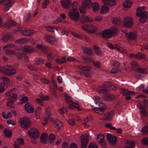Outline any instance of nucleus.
Wrapping results in <instances>:
<instances>
[{
  "mask_svg": "<svg viewBox=\"0 0 148 148\" xmlns=\"http://www.w3.org/2000/svg\"><path fill=\"white\" fill-rule=\"evenodd\" d=\"M92 2L90 0H83L82 5L86 8H89Z\"/></svg>",
  "mask_w": 148,
  "mask_h": 148,
  "instance_id": "nucleus-22",
  "label": "nucleus"
},
{
  "mask_svg": "<svg viewBox=\"0 0 148 148\" xmlns=\"http://www.w3.org/2000/svg\"><path fill=\"white\" fill-rule=\"evenodd\" d=\"M10 70V69H9L7 67H3L1 68V71L4 73L9 75Z\"/></svg>",
  "mask_w": 148,
  "mask_h": 148,
  "instance_id": "nucleus-40",
  "label": "nucleus"
},
{
  "mask_svg": "<svg viewBox=\"0 0 148 148\" xmlns=\"http://www.w3.org/2000/svg\"><path fill=\"white\" fill-rule=\"evenodd\" d=\"M137 36V33L135 31L130 32L127 35V38L130 39L134 40L136 38Z\"/></svg>",
  "mask_w": 148,
  "mask_h": 148,
  "instance_id": "nucleus-20",
  "label": "nucleus"
},
{
  "mask_svg": "<svg viewBox=\"0 0 148 148\" xmlns=\"http://www.w3.org/2000/svg\"><path fill=\"white\" fill-rule=\"evenodd\" d=\"M78 68L80 69L86 71H89L91 70V68L88 66L79 65Z\"/></svg>",
  "mask_w": 148,
  "mask_h": 148,
  "instance_id": "nucleus-36",
  "label": "nucleus"
},
{
  "mask_svg": "<svg viewBox=\"0 0 148 148\" xmlns=\"http://www.w3.org/2000/svg\"><path fill=\"white\" fill-rule=\"evenodd\" d=\"M136 16L139 18L140 22L144 23L147 21L148 12L145 10L144 6L139 7L136 10Z\"/></svg>",
  "mask_w": 148,
  "mask_h": 148,
  "instance_id": "nucleus-1",
  "label": "nucleus"
},
{
  "mask_svg": "<svg viewBox=\"0 0 148 148\" xmlns=\"http://www.w3.org/2000/svg\"><path fill=\"white\" fill-rule=\"evenodd\" d=\"M114 98V96L113 95L108 94L105 97L104 99L106 100H110Z\"/></svg>",
  "mask_w": 148,
  "mask_h": 148,
  "instance_id": "nucleus-44",
  "label": "nucleus"
},
{
  "mask_svg": "<svg viewBox=\"0 0 148 148\" xmlns=\"http://www.w3.org/2000/svg\"><path fill=\"white\" fill-rule=\"evenodd\" d=\"M45 29L48 31L50 32H54L55 30L58 31L57 28L53 26L49 25L46 26L45 27Z\"/></svg>",
  "mask_w": 148,
  "mask_h": 148,
  "instance_id": "nucleus-33",
  "label": "nucleus"
},
{
  "mask_svg": "<svg viewBox=\"0 0 148 148\" xmlns=\"http://www.w3.org/2000/svg\"><path fill=\"white\" fill-rule=\"evenodd\" d=\"M137 70L138 72L143 74H146L148 73V72L146 69L138 68Z\"/></svg>",
  "mask_w": 148,
  "mask_h": 148,
  "instance_id": "nucleus-58",
  "label": "nucleus"
},
{
  "mask_svg": "<svg viewBox=\"0 0 148 148\" xmlns=\"http://www.w3.org/2000/svg\"><path fill=\"white\" fill-rule=\"evenodd\" d=\"M6 53L8 55H16V53L15 50H9L6 51Z\"/></svg>",
  "mask_w": 148,
  "mask_h": 148,
  "instance_id": "nucleus-61",
  "label": "nucleus"
},
{
  "mask_svg": "<svg viewBox=\"0 0 148 148\" xmlns=\"http://www.w3.org/2000/svg\"><path fill=\"white\" fill-rule=\"evenodd\" d=\"M62 60H61L60 59L58 58L55 61L56 63L59 64H62L66 61V57H62Z\"/></svg>",
  "mask_w": 148,
  "mask_h": 148,
  "instance_id": "nucleus-42",
  "label": "nucleus"
},
{
  "mask_svg": "<svg viewBox=\"0 0 148 148\" xmlns=\"http://www.w3.org/2000/svg\"><path fill=\"white\" fill-rule=\"evenodd\" d=\"M105 127L107 128H110L111 129L115 130H116V128L113 126L112 124L110 123H108L106 125Z\"/></svg>",
  "mask_w": 148,
  "mask_h": 148,
  "instance_id": "nucleus-54",
  "label": "nucleus"
},
{
  "mask_svg": "<svg viewBox=\"0 0 148 148\" xmlns=\"http://www.w3.org/2000/svg\"><path fill=\"white\" fill-rule=\"evenodd\" d=\"M31 121L30 119L27 117L21 118L20 119L21 126L25 129H27L30 127Z\"/></svg>",
  "mask_w": 148,
  "mask_h": 148,
  "instance_id": "nucleus-5",
  "label": "nucleus"
},
{
  "mask_svg": "<svg viewBox=\"0 0 148 148\" xmlns=\"http://www.w3.org/2000/svg\"><path fill=\"white\" fill-rule=\"evenodd\" d=\"M95 53L98 56H100L102 55V53L100 50L99 47L96 46L95 45L93 47Z\"/></svg>",
  "mask_w": 148,
  "mask_h": 148,
  "instance_id": "nucleus-27",
  "label": "nucleus"
},
{
  "mask_svg": "<svg viewBox=\"0 0 148 148\" xmlns=\"http://www.w3.org/2000/svg\"><path fill=\"white\" fill-rule=\"evenodd\" d=\"M3 132L5 134V136L8 138H10L11 137L12 133L10 130L5 129L3 130Z\"/></svg>",
  "mask_w": 148,
  "mask_h": 148,
  "instance_id": "nucleus-41",
  "label": "nucleus"
},
{
  "mask_svg": "<svg viewBox=\"0 0 148 148\" xmlns=\"http://www.w3.org/2000/svg\"><path fill=\"white\" fill-rule=\"evenodd\" d=\"M2 115L3 118L6 119L9 118L12 116L11 113L10 112H4L2 114Z\"/></svg>",
  "mask_w": 148,
  "mask_h": 148,
  "instance_id": "nucleus-38",
  "label": "nucleus"
},
{
  "mask_svg": "<svg viewBox=\"0 0 148 148\" xmlns=\"http://www.w3.org/2000/svg\"><path fill=\"white\" fill-rule=\"evenodd\" d=\"M60 3L62 7L65 8H69L72 5L71 0H61Z\"/></svg>",
  "mask_w": 148,
  "mask_h": 148,
  "instance_id": "nucleus-11",
  "label": "nucleus"
},
{
  "mask_svg": "<svg viewBox=\"0 0 148 148\" xmlns=\"http://www.w3.org/2000/svg\"><path fill=\"white\" fill-rule=\"evenodd\" d=\"M97 92L99 93H105L107 92V91L106 89H103L99 88L97 89Z\"/></svg>",
  "mask_w": 148,
  "mask_h": 148,
  "instance_id": "nucleus-60",
  "label": "nucleus"
},
{
  "mask_svg": "<svg viewBox=\"0 0 148 148\" xmlns=\"http://www.w3.org/2000/svg\"><path fill=\"white\" fill-rule=\"evenodd\" d=\"M14 143H16L18 145H22L24 144V142L23 139L20 138L18 139Z\"/></svg>",
  "mask_w": 148,
  "mask_h": 148,
  "instance_id": "nucleus-50",
  "label": "nucleus"
},
{
  "mask_svg": "<svg viewBox=\"0 0 148 148\" xmlns=\"http://www.w3.org/2000/svg\"><path fill=\"white\" fill-rule=\"evenodd\" d=\"M34 31L33 30H26L22 32V34L26 36L32 35L34 33Z\"/></svg>",
  "mask_w": 148,
  "mask_h": 148,
  "instance_id": "nucleus-30",
  "label": "nucleus"
},
{
  "mask_svg": "<svg viewBox=\"0 0 148 148\" xmlns=\"http://www.w3.org/2000/svg\"><path fill=\"white\" fill-rule=\"evenodd\" d=\"M35 102L36 103L39 104L42 106H44L42 100L40 98H36L35 99Z\"/></svg>",
  "mask_w": 148,
  "mask_h": 148,
  "instance_id": "nucleus-56",
  "label": "nucleus"
},
{
  "mask_svg": "<svg viewBox=\"0 0 148 148\" xmlns=\"http://www.w3.org/2000/svg\"><path fill=\"white\" fill-rule=\"evenodd\" d=\"M28 134L30 137L35 139L38 138L40 135L39 131L35 128H32L30 129L28 131Z\"/></svg>",
  "mask_w": 148,
  "mask_h": 148,
  "instance_id": "nucleus-6",
  "label": "nucleus"
},
{
  "mask_svg": "<svg viewBox=\"0 0 148 148\" xmlns=\"http://www.w3.org/2000/svg\"><path fill=\"white\" fill-rule=\"evenodd\" d=\"M114 115V112L111 111L108 113H106L105 115L106 119L108 121H110L112 119V117Z\"/></svg>",
  "mask_w": 148,
  "mask_h": 148,
  "instance_id": "nucleus-28",
  "label": "nucleus"
},
{
  "mask_svg": "<svg viewBox=\"0 0 148 148\" xmlns=\"http://www.w3.org/2000/svg\"><path fill=\"white\" fill-rule=\"evenodd\" d=\"M141 143L144 145H148V137L143 138L141 140Z\"/></svg>",
  "mask_w": 148,
  "mask_h": 148,
  "instance_id": "nucleus-55",
  "label": "nucleus"
},
{
  "mask_svg": "<svg viewBox=\"0 0 148 148\" xmlns=\"http://www.w3.org/2000/svg\"><path fill=\"white\" fill-rule=\"evenodd\" d=\"M23 49L25 51L28 53H32L34 51V48L27 45H25L23 47Z\"/></svg>",
  "mask_w": 148,
  "mask_h": 148,
  "instance_id": "nucleus-29",
  "label": "nucleus"
},
{
  "mask_svg": "<svg viewBox=\"0 0 148 148\" xmlns=\"http://www.w3.org/2000/svg\"><path fill=\"white\" fill-rule=\"evenodd\" d=\"M137 106L140 110L141 116L144 117L147 116V112L145 109L143 108L142 106L140 103H138Z\"/></svg>",
  "mask_w": 148,
  "mask_h": 148,
  "instance_id": "nucleus-15",
  "label": "nucleus"
},
{
  "mask_svg": "<svg viewBox=\"0 0 148 148\" xmlns=\"http://www.w3.org/2000/svg\"><path fill=\"white\" fill-rule=\"evenodd\" d=\"M121 93L122 94L123 96H125V98L126 100H129L131 99L130 95L134 93V92L129 91L126 89L124 88L121 90Z\"/></svg>",
  "mask_w": 148,
  "mask_h": 148,
  "instance_id": "nucleus-9",
  "label": "nucleus"
},
{
  "mask_svg": "<svg viewBox=\"0 0 148 148\" xmlns=\"http://www.w3.org/2000/svg\"><path fill=\"white\" fill-rule=\"evenodd\" d=\"M109 30L112 37L115 36L117 33V29L115 26L110 27L109 29Z\"/></svg>",
  "mask_w": 148,
  "mask_h": 148,
  "instance_id": "nucleus-21",
  "label": "nucleus"
},
{
  "mask_svg": "<svg viewBox=\"0 0 148 148\" xmlns=\"http://www.w3.org/2000/svg\"><path fill=\"white\" fill-rule=\"evenodd\" d=\"M44 1L45 2L42 3V7L43 8H46L49 3V0H44Z\"/></svg>",
  "mask_w": 148,
  "mask_h": 148,
  "instance_id": "nucleus-59",
  "label": "nucleus"
},
{
  "mask_svg": "<svg viewBox=\"0 0 148 148\" xmlns=\"http://www.w3.org/2000/svg\"><path fill=\"white\" fill-rule=\"evenodd\" d=\"M94 19L96 21L101 22L102 21V18L100 16H98L95 17Z\"/></svg>",
  "mask_w": 148,
  "mask_h": 148,
  "instance_id": "nucleus-64",
  "label": "nucleus"
},
{
  "mask_svg": "<svg viewBox=\"0 0 148 148\" xmlns=\"http://www.w3.org/2000/svg\"><path fill=\"white\" fill-rule=\"evenodd\" d=\"M109 10V7L107 6L103 5L101 7L100 12L102 14H104L108 12Z\"/></svg>",
  "mask_w": 148,
  "mask_h": 148,
  "instance_id": "nucleus-24",
  "label": "nucleus"
},
{
  "mask_svg": "<svg viewBox=\"0 0 148 148\" xmlns=\"http://www.w3.org/2000/svg\"><path fill=\"white\" fill-rule=\"evenodd\" d=\"M45 113L46 116L48 117L51 116V113L50 111L49 110V107L48 108H46L45 110Z\"/></svg>",
  "mask_w": 148,
  "mask_h": 148,
  "instance_id": "nucleus-52",
  "label": "nucleus"
},
{
  "mask_svg": "<svg viewBox=\"0 0 148 148\" xmlns=\"http://www.w3.org/2000/svg\"><path fill=\"white\" fill-rule=\"evenodd\" d=\"M137 59H145L146 58V56L143 53H138L137 54Z\"/></svg>",
  "mask_w": 148,
  "mask_h": 148,
  "instance_id": "nucleus-63",
  "label": "nucleus"
},
{
  "mask_svg": "<svg viewBox=\"0 0 148 148\" xmlns=\"http://www.w3.org/2000/svg\"><path fill=\"white\" fill-rule=\"evenodd\" d=\"M81 148H86L88 139V136L86 134H84L81 136Z\"/></svg>",
  "mask_w": 148,
  "mask_h": 148,
  "instance_id": "nucleus-8",
  "label": "nucleus"
},
{
  "mask_svg": "<svg viewBox=\"0 0 148 148\" xmlns=\"http://www.w3.org/2000/svg\"><path fill=\"white\" fill-rule=\"evenodd\" d=\"M1 79L2 80V82L1 83H3L4 84L5 86L7 87V85L10 83V80L8 78L5 77H3L1 78Z\"/></svg>",
  "mask_w": 148,
  "mask_h": 148,
  "instance_id": "nucleus-34",
  "label": "nucleus"
},
{
  "mask_svg": "<svg viewBox=\"0 0 148 148\" xmlns=\"http://www.w3.org/2000/svg\"><path fill=\"white\" fill-rule=\"evenodd\" d=\"M141 131L143 134H148V127H145L141 130Z\"/></svg>",
  "mask_w": 148,
  "mask_h": 148,
  "instance_id": "nucleus-53",
  "label": "nucleus"
},
{
  "mask_svg": "<svg viewBox=\"0 0 148 148\" xmlns=\"http://www.w3.org/2000/svg\"><path fill=\"white\" fill-rule=\"evenodd\" d=\"M12 90H11L9 92L6 93V95L8 97H10L9 99L15 101L17 99V95L14 93H12Z\"/></svg>",
  "mask_w": 148,
  "mask_h": 148,
  "instance_id": "nucleus-13",
  "label": "nucleus"
},
{
  "mask_svg": "<svg viewBox=\"0 0 148 148\" xmlns=\"http://www.w3.org/2000/svg\"><path fill=\"white\" fill-rule=\"evenodd\" d=\"M28 100V98L27 97H25L22 98L20 100L19 102L18 103V104L23 103Z\"/></svg>",
  "mask_w": 148,
  "mask_h": 148,
  "instance_id": "nucleus-47",
  "label": "nucleus"
},
{
  "mask_svg": "<svg viewBox=\"0 0 148 148\" xmlns=\"http://www.w3.org/2000/svg\"><path fill=\"white\" fill-rule=\"evenodd\" d=\"M14 102V101L9 99V101L7 102L6 105L8 106L13 108L14 107L13 103Z\"/></svg>",
  "mask_w": 148,
  "mask_h": 148,
  "instance_id": "nucleus-51",
  "label": "nucleus"
},
{
  "mask_svg": "<svg viewBox=\"0 0 148 148\" xmlns=\"http://www.w3.org/2000/svg\"><path fill=\"white\" fill-rule=\"evenodd\" d=\"M93 99L96 101L95 103L98 104L99 103V105L101 106L103 105V104L101 102V99L97 96H95L93 97Z\"/></svg>",
  "mask_w": 148,
  "mask_h": 148,
  "instance_id": "nucleus-37",
  "label": "nucleus"
},
{
  "mask_svg": "<svg viewBox=\"0 0 148 148\" xmlns=\"http://www.w3.org/2000/svg\"><path fill=\"white\" fill-rule=\"evenodd\" d=\"M28 40L26 38L19 39L16 41L17 43H24L28 42Z\"/></svg>",
  "mask_w": 148,
  "mask_h": 148,
  "instance_id": "nucleus-43",
  "label": "nucleus"
},
{
  "mask_svg": "<svg viewBox=\"0 0 148 148\" xmlns=\"http://www.w3.org/2000/svg\"><path fill=\"white\" fill-rule=\"evenodd\" d=\"M54 124L56 127L58 129H60L63 126V124L62 122L58 120H55L54 122Z\"/></svg>",
  "mask_w": 148,
  "mask_h": 148,
  "instance_id": "nucleus-35",
  "label": "nucleus"
},
{
  "mask_svg": "<svg viewBox=\"0 0 148 148\" xmlns=\"http://www.w3.org/2000/svg\"><path fill=\"white\" fill-rule=\"evenodd\" d=\"M13 3L11 0H6L5 1V6L4 8V11H8L12 6Z\"/></svg>",
  "mask_w": 148,
  "mask_h": 148,
  "instance_id": "nucleus-17",
  "label": "nucleus"
},
{
  "mask_svg": "<svg viewBox=\"0 0 148 148\" xmlns=\"http://www.w3.org/2000/svg\"><path fill=\"white\" fill-rule=\"evenodd\" d=\"M107 138L110 144L112 145H114L117 140L116 137L112 134H109L107 135Z\"/></svg>",
  "mask_w": 148,
  "mask_h": 148,
  "instance_id": "nucleus-10",
  "label": "nucleus"
},
{
  "mask_svg": "<svg viewBox=\"0 0 148 148\" xmlns=\"http://www.w3.org/2000/svg\"><path fill=\"white\" fill-rule=\"evenodd\" d=\"M64 95L66 102L69 104L68 106L69 108L71 109L76 108L78 109L79 110H80L79 106L77 103L73 102L72 98L69 95L65 93H64Z\"/></svg>",
  "mask_w": 148,
  "mask_h": 148,
  "instance_id": "nucleus-2",
  "label": "nucleus"
},
{
  "mask_svg": "<svg viewBox=\"0 0 148 148\" xmlns=\"http://www.w3.org/2000/svg\"><path fill=\"white\" fill-rule=\"evenodd\" d=\"M98 34L99 35H102L103 37L110 38L112 37L109 29H106L104 30L102 33H99Z\"/></svg>",
  "mask_w": 148,
  "mask_h": 148,
  "instance_id": "nucleus-16",
  "label": "nucleus"
},
{
  "mask_svg": "<svg viewBox=\"0 0 148 148\" xmlns=\"http://www.w3.org/2000/svg\"><path fill=\"white\" fill-rule=\"evenodd\" d=\"M128 144L129 147H126L133 148L134 147L135 143L134 141H132L129 142Z\"/></svg>",
  "mask_w": 148,
  "mask_h": 148,
  "instance_id": "nucleus-62",
  "label": "nucleus"
},
{
  "mask_svg": "<svg viewBox=\"0 0 148 148\" xmlns=\"http://www.w3.org/2000/svg\"><path fill=\"white\" fill-rule=\"evenodd\" d=\"M104 138V135L101 134H98L97 137L98 143L102 146L103 144H105Z\"/></svg>",
  "mask_w": 148,
  "mask_h": 148,
  "instance_id": "nucleus-14",
  "label": "nucleus"
},
{
  "mask_svg": "<svg viewBox=\"0 0 148 148\" xmlns=\"http://www.w3.org/2000/svg\"><path fill=\"white\" fill-rule=\"evenodd\" d=\"M93 21V19L91 18H90L88 16L83 15L81 18V22L82 23H84L88 21L92 22Z\"/></svg>",
  "mask_w": 148,
  "mask_h": 148,
  "instance_id": "nucleus-19",
  "label": "nucleus"
},
{
  "mask_svg": "<svg viewBox=\"0 0 148 148\" xmlns=\"http://www.w3.org/2000/svg\"><path fill=\"white\" fill-rule=\"evenodd\" d=\"M6 88L3 83H0V93H4Z\"/></svg>",
  "mask_w": 148,
  "mask_h": 148,
  "instance_id": "nucleus-48",
  "label": "nucleus"
},
{
  "mask_svg": "<svg viewBox=\"0 0 148 148\" xmlns=\"http://www.w3.org/2000/svg\"><path fill=\"white\" fill-rule=\"evenodd\" d=\"M82 29L88 33L94 34L98 32L97 27L93 25H86L82 26Z\"/></svg>",
  "mask_w": 148,
  "mask_h": 148,
  "instance_id": "nucleus-4",
  "label": "nucleus"
},
{
  "mask_svg": "<svg viewBox=\"0 0 148 148\" xmlns=\"http://www.w3.org/2000/svg\"><path fill=\"white\" fill-rule=\"evenodd\" d=\"M93 110L95 112L100 114H102L103 113V110L102 108L100 107L94 108Z\"/></svg>",
  "mask_w": 148,
  "mask_h": 148,
  "instance_id": "nucleus-39",
  "label": "nucleus"
},
{
  "mask_svg": "<svg viewBox=\"0 0 148 148\" xmlns=\"http://www.w3.org/2000/svg\"><path fill=\"white\" fill-rule=\"evenodd\" d=\"M102 1L104 4L110 6H114L116 3V0H102Z\"/></svg>",
  "mask_w": 148,
  "mask_h": 148,
  "instance_id": "nucleus-18",
  "label": "nucleus"
},
{
  "mask_svg": "<svg viewBox=\"0 0 148 148\" xmlns=\"http://www.w3.org/2000/svg\"><path fill=\"white\" fill-rule=\"evenodd\" d=\"M55 139V136L52 134H50L49 136V143H52L54 141Z\"/></svg>",
  "mask_w": 148,
  "mask_h": 148,
  "instance_id": "nucleus-45",
  "label": "nucleus"
},
{
  "mask_svg": "<svg viewBox=\"0 0 148 148\" xmlns=\"http://www.w3.org/2000/svg\"><path fill=\"white\" fill-rule=\"evenodd\" d=\"M114 49H116L117 50L121 53H123L125 54H127V51L118 45L116 44L114 45Z\"/></svg>",
  "mask_w": 148,
  "mask_h": 148,
  "instance_id": "nucleus-26",
  "label": "nucleus"
},
{
  "mask_svg": "<svg viewBox=\"0 0 148 148\" xmlns=\"http://www.w3.org/2000/svg\"><path fill=\"white\" fill-rule=\"evenodd\" d=\"M123 25L125 27L130 28L132 27L133 25L132 18L130 17H126L123 20Z\"/></svg>",
  "mask_w": 148,
  "mask_h": 148,
  "instance_id": "nucleus-7",
  "label": "nucleus"
},
{
  "mask_svg": "<svg viewBox=\"0 0 148 148\" xmlns=\"http://www.w3.org/2000/svg\"><path fill=\"white\" fill-rule=\"evenodd\" d=\"M92 10L94 12H97L100 9V7L99 4L96 2H94L92 4Z\"/></svg>",
  "mask_w": 148,
  "mask_h": 148,
  "instance_id": "nucleus-25",
  "label": "nucleus"
},
{
  "mask_svg": "<svg viewBox=\"0 0 148 148\" xmlns=\"http://www.w3.org/2000/svg\"><path fill=\"white\" fill-rule=\"evenodd\" d=\"M45 40L50 43L52 44L53 42L56 41V39L53 36L50 35H47L45 37Z\"/></svg>",
  "mask_w": 148,
  "mask_h": 148,
  "instance_id": "nucleus-23",
  "label": "nucleus"
},
{
  "mask_svg": "<svg viewBox=\"0 0 148 148\" xmlns=\"http://www.w3.org/2000/svg\"><path fill=\"white\" fill-rule=\"evenodd\" d=\"M132 2L129 0H127L125 1L123 4V6L125 8H129L132 5Z\"/></svg>",
  "mask_w": 148,
  "mask_h": 148,
  "instance_id": "nucleus-32",
  "label": "nucleus"
},
{
  "mask_svg": "<svg viewBox=\"0 0 148 148\" xmlns=\"http://www.w3.org/2000/svg\"><path fill=\"white\" fill-rule=\"evenodd\" d=\"M25 108L29 113H32L34 111V108L33 105L30 103L27 102L25 105Z\"/></svg>",
  "mask_w": 148,
  "mask_h": 148,
  "instance_id": "nucleus-12",
  "label": "nucleus"
},
{
  "mask_svg": "<svg viewBox=\"0 0 148 148\" xmlns=\"http://www.w3.org/2000/svg\"><path fill=\"white\" fill-rule=\"evenodd\" d=\"M70 18L72 20L77 21L79 20V15L78 10L75 9H70L69 11Z\"/></svg>",
  "mask_w": 148,
  "mask_h": 148,
  "instance_id": "nucleus-3",
  "label": "nucleus"
},
{
  "mask_svg": "<svg viewBox=\"0 0 148 148\" xmlns=\"http://www.w3.org/2000/svg\"><path fill=\"white\" fill-rule=\"evenodd\" d=\"M34 62L36 64H42L43 61L41 58H36L34 60Z\"/></svg>",
  "mask_w": 148,
  "mask_h": 148,
  "instance_id": "nucleus-46",
  "label": "nucleus"
},
{
  "mask_svg": "<svg viewBox=\"0 0 148 148\" xmlns=\"http://www.w3.org/2000/svg\"><path fill=\"white\" fill-rule=\"evenodd\" d=\"M48 140V135L46 133H44L41 135L40 137V141L42 143H45Z\"/></svg>",
  "mask_w": 148,
  "mask_h": 148,
  "instance_id": "nucleus-31",
  "label": "nucleus"
},
{
  "mask_svg": "<svg viewBox=\"0 0 148 148\" xmlns=\"http://www.w3.org/2000/svg\"><path fill=\"white\" fill-rule=\"evenodd\" d=\"M94 65L97 68H99L101 66V62L98 61H95L93 62Z\"/></svg>",
  "mask_w": 148,
  "mask_h": 148,
  "instance_id": "nucleus-57",
  "label": "nucleus"
},
{
  "mask_svg": "<svg viewBox=\"0 0 148 148\" xmlns=\"http://www.w3.org/2000/svg\"><path fill=\"white\" fill-rule=\"evenodd\" d=\"M112 23L114 24L119 25L121 23V20L120 18H114L112 19Z\"/></svg>",
  "mask_w": 148,
  "mask_h": 148,
  "instance_id": "nucleus-49",
  "label": "nucleus"
}]
</instances>
